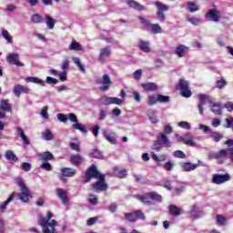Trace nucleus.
<instances>
[{
	"mask_svg": "<svg viewBox=\"0 0 233 233\" xmlns=\"http://www.w3.org/2000/svg\"><path fill=\"white\" fill-rule=\"evenodd\" d=\"M92 177L98 179L97 182L93 184V188L96 192H105L107 190L108 185L105 182V175L101 174L97 170V167L94 164L91 165L86 173L85 183H90Z\"/></svg>",
	"mask_w": 233,
	"mask_h": 233,
	"instance_id": "nucleus-1",
	"label": "nucleus"
},
{
	"mask_svg": "<svg viewBox=\"0 0 233 233\" xmlns=\"http://www.w3.org/2000/svg\"><path fill=\"white\" fill-rule=\"evenodd\" d=\"M54 214L52 212H47L46 218H40L38 220V225L42 228L43 233H57L56 227H57V221L52 219Z\"/></svg>",
	"mask_w": 233,
	"mask_h": 233,
	"instance_id": "nucleus-2",
	"label": "nucleus"
},
{
	"mask_svg": "<svg viewBox=\"0 0 233 233\" xmlns=\"http://www.w3.org/2000/svg\"><path fill=\"white\" fill-rule=\"evenodd\" d=\"M16 185L20 187L21 193L18 195L19 199L23 201V203H27L28 199L32 198L30 194V189L26 187L25 180L21 177L15 178Z\"/></svg>",
	"mask_w": 233,
	"mask_h": 233,
	"instance_id": "nucleus-3",
	"label": "nucleus"
},
{
	"mask_svg": "<svg viewBox=\"0 0 233 233\" xmlns=\"http://www.w3.org/2000/svg\"><path fill=\"white\" fill-rule=\"evenodd\" d=\"M154 5L157 8V19H158L160 23H165V21H167V15H165V12H168V10H170V6L159 1L155 2Z\"/></svg>",
	"mask_w": 233,
	"mask_h": 233,
	"instance_id": "nucleus-4",
	"label": "nucleus"
},
{
	"mask_svg": "<svg viewBox=\"0 0 233 233\" xmlns=\"http://www.w3.org/2000/svg\"><path fill=\"white\" fill-rule=\"evenodd\" d=\"M175 137L177 141L179 143H184V145H187V147H196V141H194V136H192V133H186L183 137L179 136V134H175Z\"/></svg>",
	"mask_w": 233,
	"mask_h": 233,
	"instance_id": "nucleus-5",
	"label": "nucleus"
},
{
	"mask_svg": "<svg viewBox=\"0 0 233 233\" xmlns=\"http://www.w3.org/2000/svg\"><path fill=\"white\" fill-rule=\"evenodd\" d=\"M69 68H70V60H68V58H66L61 63V69L63 71L59 73V81L65 82L68 79L67 74H68Z\"/></svg>",
	"mask_w": 233,
	"mask_h": 233,
	"instance_id": "nucleus-6",
	"label": "nucleus"
},
{
	"mask_svg": "<svg viewBox=\"0 0 233 233\" xmlns=\"http://www.w3.org/2000/svg\"><path fill=\"white\" fill-rule=\"evenodd\" d=\"M125 218L127 219V221H130L132 223L137 221V219H142L145 221L146 217L142 210H137L135 212L131 213H125Z\"/></svg>",
	"mask_w": 233,
	"mask_h": 233,
	"instance_id": "nucleus-7",
	"label": "nucleus"
},
{
	"mask_svg": "<svg viewBox=\"0 0 233 233\" xmlns=\"http://www.w3.org/2000/svg\"><path fill=\"white\" fill-rule=\"evenodd\" d=\"M100 105H123V100L117 97L102 96L99 98Z\"/></svg>",
	"mask_w": 233,
	"mask_h": 233,
	"instance_id": "nucleus-8",
	"label": "nucleus"
},
{
	"mask_svg": "<svg viewBox=\"0 0 233 233\" xmlns=\"http://www.w3.org/2000/svg\"><path fill=\"white\" fill-rule=\"evenodd\" d=\"M61 171V181H63L64 183L66 182V177H74V176H76V174H77V170H76V168H72V167H62L60 169Z\"/></svg>",
	"mask_w": 233,
	"mask_h": 233,
	"instance_id": "nucleus-9",
	"label": "nucleus"
},
{
	"mask_svg": "<svg viewBox=\"0 0 233 233\" xmlns=\"http://www.w3.org/2000/svg\"><path fill=\"white\" fill-rule=\"evenodd\" d=\"M8 65H15V66H25V64L19 61V55L17 53L8 54L5 57Z\"/></svg>",
	"mask_w": 233,
	"mask_h": 233,
	"instance_id": "nucleus-10",
	"label": "nucleus"
},
{
	"mask_svg": "<svg viewBox=\"0 0 233 233\" xmlns=\"http://www.w3.org/2000/svg\"><path fill=\"white\" fill-rule=\"evenodd\" d=\"M179 90L182 97H190L192 96V91L188 88V82L184 79H180Z\"/></svg>",
	"mask_w": 233,
	"mask_h": 233,
	"instance_id": "nucleus-11",
	"label": "nucleus"
},
{
	"mask_svg": "<svg viewBox=\"0 0 233 233\" xmlns=\"http://www.w3.org/2000/svg\"><path fill=\"white\" fill-rule=\"evenodd\" d=\"M12 112V105L8 103V100H1L0 102V119L6 117V113Z\"/></svg>",
	"mask_w": 233,
	"mask_h": 233,
	"instance_id": "nucleus-12",
	"label": "nucleus"
},
{
	"mask_svg": "<svg viewBox=\"0 0 233 233\" xmlns=\"http://www.w3.org/2000/svg\"><path fill=\"white\" fill-rule=\"evenodd\" d=\"M227 181H230V175L228 173L224 175L214 174L212 177V183L215 185H222V183H227Z\"/></svg>",
	"mask_w": 233,
	"mask_h": 233,
	"instance_id": "nucleus-13",
	"label": "nucleus"
},
{
	"mask_svg": "<svg viewBox=\"0 0 233 233\" xmlns=\"http://www.w3.org/2000/svg\"><path fill=\"white\" fill-rule=\"evenodd\" d=\"M206 17H209L210 21H213L214 23H218L221 18V12L217 8L209 9L206 14Z\"/></svg>",
	"mask_w": 233,
	"mask_h": 233,
	"instance_id": "nucleus-14",
	"label": "nucleus"
},
{
	"mask_svg": "<svg viewBox=\"0 0 233 233\" xmlns=\"http://www.w3.org/2000/svg\"><path fill=\"white\" fill-rule=\"evenodd\" d=\"M13 94L15 97H20L21 94H30V88L25 86L16 85L13 89Z\"/></svg>",
	"mask_w": 233,
	"mask_h": 233,
	"instance_id": "nucleus-15",
	"label": "nucleus"
},
{
	"mask_svg": "<svg viewBox=\"0 0 233 233\" xmlns=\"http://www.w3.org/2000/svg\"><path fill=\"white\" fill-rule=\"evenodd\" d=\"M59 198L61 199V203L64 204L65 207L70 206V195L67 190L59 188Z\"/></svg>",
	"mask_w": 233,
	"mask_h": 233,
	"instance_id": "nucleus-16",
	"label": "nucleus"
},
{
	"mask_svg": "<svg viewBox=\"0 0 233 233\" xmlns=\"http://www.w3.org/2000/svg\"><path fill=\"white\" fill-rule=\"evenodd\" d=\"M157 139L162 147H165L166 148H170V147H172V142H170L168 137L164 133H159Z\"/></svg>",
	"mask_w": 233,
	"mask_h": 233,
	"instance_id": "nucleus-17",
	"label": "nucleus"
},
{
	"mask_svg": "<svg viewBox=\"0 0 233 233\" xmlns=\"http://www.w3.org/2000/svg\"><path fill=\"white\" fill-rule=\"evenodd\" d=\"M126 3L129 8H133L134 10H137L138 12H143V10H147L145 5L136 2L135 0H127Z\"/></svg>",
	"mask_w": 233,
	"mask_h": 233,
	"instance_id": "nucleus-18",
	"label": "nucleus"
},
{
	"mask_svg": "<svg viewBox=\"0 0 233 233\" xmlns=\"http://www.w3.org/2000/svg\"><path fill=\"white\" fill-rule=\"evenodd\" d=\"M199 103L198 104V108L200 116H205L203 106L207 104V95H198Z\"/></svg>",
	"mask_w": 233,
	"mask_h": 233,
	"instance_id": "nucleus-19",
	"label": "nucleus"
},
{
	"mask_svg": "<svg viewBox=\"0 0 233 233\" xmlns=\"http://www.w3.org/2000/svg\"><path fill=\"white\" fill-rule=\"evenodd\" d=\"M189 48L187 46L180 45L176 47L175 54L177 57H185L187 56V52H188Z\"/></svg>",
	"mask_w": 233,
	"mask_h": 233,
	"instance_id": "nucleus-20",
	"label": "nucleus"
},
{
	"mask_svg": "<svg viewBox=\"0 0 233 233\" xmlns=\"http://www.w3.org/2000/svg\"><path fill=\"white\" fill-rule=\"evenodd\" d=\"M199 167V164H192L191 162H184L181 164V168L184 172H192Z\"/></svg>",
	"mask_w": 233,
	"mask_h": 233,
	"instance_id": "nucleus-21",
	"label": "nucleus"
},
{
	"mask_svg": "<svg viewBox=\"0 0 233 233\" xmlns=\"http://www.w3.org/2000/svg\"><path fill=\"white\" fill-rule=\"evenodd\" d=\"M109 56H112V49H110V47H104L100 49L99 61L105 63V59Z\"/></svg>",
	"mask_w": 233,
	"mask_h": 233,
	"instance_id": "nucleus-22",
	"label": "nucleus"
},
{
	"mask_svg": "<svg viewBox=\"0 0 233 233\" xmlns=\"http://www.w3.org/2000/svg\"><path fill=\"white\" fill-rule=\"evenodd\" d=\"M102 85L104 86L100 87V90H102L103 92H106V90L110 88V85H112V80H110V76L108 75L103 76Z\"/></svg>",
	"mask_w": 233,
	"mask_h": 233,
	"instance_id": "nucleus-23",
	"label": "nucleus"
},
{
	"mask_svg": "<svg viewBox=\"0 0 233 233\" xmlns=\"http://www.w3.org/2000/svg\"><path fill=\"white\" fill-rule=\"evenodd\" d=\"M85 161V158L82 157L81 155H71L70 156V163L75 167H79L81 163Z\"/></svg>",
	"mask_w": 233,
	"mask_h": 233,
	"instance_id": "nucleus-24",
	"label": "nucleus"
},
{
	"mask_svg": "<svg viewBox=\"0 0 233 233\" xmlns=\"http://www.w3.org/2000/svg\"><path fill=\"white\" fill-rule=\"evenodd\" d=\"M211 112L213 114H216V116H221L224 106L221 105V103H213L210 105Z\"/></svg>",
	"mask_w": 233,
	"mask_h": 233,
	"instance_id": "nucleus-25",
	"label": "nucleus"
},
{
	"mask_svg": "<svg viewBox=\"0 0 233 233\" xmlns=\"http://www.w3.org/2000/svg\"><path fill=\"white\" fill-rule=\"evenodd\" d=\"M228 154H230V148L221 149L220 151L217 152L219 163H223L225 159H227V157H228Z\"/></svg>",
	"mask_w": 233,
	"mask_h": 233,
	"instance_id": "nucleus-26",
	"label": "nucleus"
},
{
	"mask_svg": "<svg viewBox=\"0 0 233 233\" xmlns=\"http://www.w3.org/2000/svg\"><path fill=\"white\" fill-rule=\"evenodd\" d=\"M142 88L147 92H156L157 90V85L154 82L141 84Z\"/></svg>",
	"mask_w": 233,
	"mask_h": 233,
	"instance_id": "nucleus-27",
	"label": "nucleus"
},
{
	"mask_svg": "<svg viewBox=\"0 0 233 233\" xmlns=\"http://www.w3.org/2000/svg\"><path fill=\"white\" fill-rule=\"evenodd\" d=\"M209 137H212L213 141H215V143H219V141H221V139H223V137H225V135H223V133H221L219 131L212 130L211 133L209 134Z\"/></svg>",
	"mask_w": 233,
	"mask_h": 233,
	"instance_id": "nucleus-28",
	"label": "nucleus"
},
{
	"mask_svg": "<svg viewBox=\"0 0 233 233\" xmlns=\"http://www.w3.org/2000/svg\"><path fill=\"white\" fill-rule=\"evenodd\" d=\"M138 47L142 52L148 54L150 52V44L145 40H140L138 44Z\"/></svg>",
	"mask_w": 233,
	"mask_h": 233,
	"instance_id": "nucleus-29",
	"label": "nucleus"
},
{
	"mask_svg": "<svg viewBox=\"0 0 233 233\" xmlns=\"http://www.w3.org/2000/svg\"><path fill=\"white\" fill-rule=\"evenodd\" d=\"M45 22L49 30H54V26H56V19L52 18V16L46 15L45 17Z\"/></svg>",
	"mask_w": 233,
	"mask_h": 233,
	"instance_id": "nucleus-30",
	"label": "nucleus"
},
{
	"mask_svg": "<svg viewBox=\"0 0 233 233\" xmlns=\"http://www.w3.org/2000/svg\"><path fill=\"white\" fill-rule=\"evenodd\" d=\"M26 83H35V85H41V86H45L46 82L35 77V76H28L25 78Z\"/></svg>",
	"mask_w": 233,
	"mask_h": 233,
	"instance_id": "nucleus-31",
	"label": "nucleus"
},
{
	"mask_svg": "<svg viewBox=\"0 0 233 233\" xmlns=\"http://www.w3.org/2000/svg\"><path fill=\"white\" fill-rule=\"evenodd\" d=\"M147 198H149V199H152L153 201H157V203H161V201H163V197L157 192L147 193Z\"/></svg>",
	"mask_w": 233,
	"mask_h": 233,
	"instance_id": "nucleus-32",
	"label": "nucleus"
},
{
	"mask_svg": "<svg viewBox=\"0 0 233 233\" xmlns=\"http://www.w3.org/2000/svg\"><path fill=\"white\" fill-rule=\"evenodd\" d=\"M42 161H52L54 159V155L50 151H45L39 155Z\"/></svg>",
	"mask_w": 233,
	"mask_h": 233,
	"instance_id": "nucleus-33",
	"label": "nucleus"
},
{
	"mask_svg": "<svg viewBox=\"0 0 233 233\" xmlns=\"http://www.w3.org/2000/svg\"><path fill=\"white\" fill-rule=\"evenodd\" d=\"M169 213L171 214V216H175V218H177V216H181V208L179 207L170 205Z\"/></svg>",
	"mask_w": 233,
	"mask_h": 233,
	"instance_id": "nucleus-34",
	"label": "nucleus"
},
{
	"mask_svg": "<svg viewBox=\"0 0 233 233\" xmlns=\"http://www.w3.org/2000/svg\"><path fill=\"white\" fill-rule=\"evenodd\" d=\"M137 199L141 201L144 205H152V201H150V197H148V193L145 196L137 195Z\"/></svg>",
	"mask_w": 233,
	"mask_h": 233,
	"instance_id": "nucleus-35",
	"label": "nucleus"
},
{
	"mask_svg": "<svg viewBox=\"0 0 233 233\" xmlns=\"http://www.w3.org/2000/svg\"><path fill=\"white\" fill-rule=\"evenodd\" d=\"M148 28L153 34H161V32H163V29H161L159 24H150L148 25Z\"/></svg>",
	"mask_w": 233,
	"mask_h": 233,
	"instance_id": "nucleus-36",
	"label": "nucleus"
},
{
	"mask_svg": "<svg viewBox=\"0 0 233 233\" xmlns=\"http://www.w3.org/2000/svg\"><path fill=\"white\" fill-rule=\"evenodd\" d=\"M14 196H15V193L11 194L8 197V198L0 206V210L2 212H5V209L6 208V207H8V205H10L12 201H14Z\"/></svg>",
	"mask_w": 233,
	"mask_h": 233,
	"instance_id": "nucleus-37",
	"label": "nucleus"
},
{
	"mask_svg": "<svg viewBox=\"0 0 233 233\" xmlns=\"http://www.w3.org/2000/svg\"><path fill=\"white\" fill-rule=\"evenodd\" d=\"M5 156L7 161H11V163H15V161H17V157L12 150H7Z\"/></svg>",
	"mask_w": 233,
	"mask_h": 233,
	"instance_id": "nucleus-38",
	"label": "nucleus"
},
{
	"mask_svg": "<svg viewBox=\"0 0 233 233\" xmlns=\"http://www.w3.org/2000/svg\"><path fill=\"white\" fill-rule=\"evenodd\" d=\"M69 50H75L76 52H79L83 50V47L81 46V44L76 40H72L71 44L69 45Z\"/></svg>",
	"mask_w": 233,
	"mask_h": 233,
	"instance_id": "nucleus-39",
	"label": "nucleus"
},
{
	"mask_svg": "<svg viewBox=\"0 0 233 233\" xmlns=\"http://www.w3.org/2000/svg\"><path fill=\"white\" fill-rule=\"evenodd\" d=\"M89 157H94L95 159H103V152H101L99 149L95 148L93 151L89 154Z\"/></svg>",
	"mask_w": 233,
	"mask_h": 233,
	"instance_id": "nucleus-40",
	"label": "nucleus"
},
{
	"mask_svg": "<svg viewBox=\"0 0 233 233\" xmlns=\"http://www.w3.org/2000/svg\"><path fill=\"white\" fill-rule=\"evenodd\" d=\"M2 37H4V39H5V41L10 45L14 43V38L12 37V35H10V33L6 29L2 30Z\"/></svg>",
	"mask_w": 233,
	"mask_h": 233,
	"instance_id": "nucleus-41",
	"label": "nucleus"
},
{
	"mask_svg": "<svg viewBox=\"0 0 233 233\" xmlns=\"http://www.w3.org/2000/svg\"><path fill=\"white\" fill-rule=\"evenodd\" d=\"M72 128H74L75 130H80L82 132V134H87L88 130H86V127L83 125H81V123L76 122L75 124L72 125Z\"/></svg>",
	"mask_w": 233,
	"mask_h": 233,
	"instance_id": "nucleus-42",
	"label": "nucleus"
},
{
	"mask_svg": "<svg viewBox=\"0 0 233 233\" xmlns=\"http://www.w3.org/2000/svg\"><path fill=\"white\" fill-rule=\"evenodd\" d=\"M114 176H116V177H127V170L126 169H119L117 167H116L114 169Z\"/></svg>",
	"mask_w": 233,
	"mask_h": 233,
	"instance_id": "nucleus-43",
	"label": "nucleus"
},
{
	"mask_svg": "<svg viewBox=\"0 0 233 233\" xmlns=\"http://www.w3.org/2000/svg\"><path fill=\"white\" fill-rule=\"evenodd\" d=\"M106 139L111 143V145H116L117 143V140L116 138V133H110V134H105L104 135Z\"/></svg>",
	"mask_w": 233,
	"mask_h": 233,
	"instance_id": "nucleus-44",
	"label": "nucleus"
},
{
	"mask_svg": "<svg viewBox=\"0 0 233 233\" xmlns=\"http://www.w3.org/2000/svg\"><path fill=\"white\" fill-rule=\"evenodd\" d=\"M31 21L35 25H39V23H43V16L39 14H34L31 15Z\"/></svg>",
	"mask_w": 233,
	"mask_h": 233,
	"instance_id": "nucleus-45",
	"label": "nucleus"
},
{
	"mask_svg": "<svg viewBox=\"0 0 233 233\" xmlns=\"http://www.w3.org/2000/svg\"><path fill=\"white\" fill-rule=\"evenodd\" d=\"M72 60L75 65H76V66L79 68V70H81V72H86V69H85V66H83V64L81 63V58L73 57Z\"/></svg>",
	"mask_w": 233,
	"mask_h": 233,
	"instance_id": "nucleus-46",
	"label": "nucleus"
},
{
	"mask_svg": "<svg viewBox=\"0 0 233 233\" xmlns=\"http://www.w3.org/2000/svg\"><path fill=\"white\" fill-rule=\"evenodd\" d=\"M156 103H158L157 95H151L147 96V104L149 106H154Z\"/></svg>",
	"mask_w": 233,
	"mask_h": 233,
	"instance_id": "nucleus-47",
	"label": "nucleus"
},
{
	"mask_svg": "<svg viewBox=\"0 0 233 233\" xmlns=\"http://www.w3.org/2000/svg\"><path fill=\"white\" fill-rule=\"evenodd\" d=\"M187 10H189V12L191 13L198 12L199 10V7H198V5H196V3L187 2Z\"/></svg>",
	"mask_w": 233,
	"mask_h": 233,
	"instance_id": "nucleus-48",
	"label": "nucleus"
},
{
	"mask_svg": "<svg viewBox=\"0 0 233 233\" xmlns=\"http://www.w3.org/2000/svg\"><path fill=\"white\" fill-rule=\"evenodd\" d=\"M151 157L154 161H157V163H161L167 160V155H160L159 157H157V155L153 153Z\"/></svg>",
	"mask_w": 233,
	"mask_h": 233,
	"instance_id": "nucleus-49",
	"label": "nucleus"
},
{
	"mask_svg": "<svg viewBox=\"0 0 233 233\" xmlns=\"http://www.w3.org/2000/svg\"><path fill=\"white\" fill-rule=\"evenodd\" d=\"M217 225H218L219 227L227 225V218L223 215H218Z\"/></svg>",
	"mask_w": 233,
	"mask_h": 233,
	"instance_id": "nucleus-50",
	"label": "nucleus"
},
{
	"mask_svg": "<svg viewBox=\"0 0 233 233\" xmlns=\"http://www.w3.org/2000/svg\"><path fill=\"white\" fill-rule=\"evenodd\" d=\"M42 137L46 141H52V139H54V134H52L49 129H46V132L42 134Z\"/></svg>",
	"mask_w": 233,
	"mask_h": 233,
	"instance_id": "nucleus-51",
	"label": "nucleus"
},
{
	"mask_svg": "<svg viewBox=\"0 0 233 233\" xmlns=\"http://www.w3.org/2000/svg\"><path fill=\"white\" fill-rule=\"evenodd\" d=\"M148 116V119L150 120L151 123H153L154 125H156V123H157V121H159L157 119V116H156V111H151L147 114Z\"/></svg>",
	"mask_w": 233,
	"mask_h": 233,
	"instance_id": "nucleus-52",
	"label": "nucleus"
},
{
	"mask_svg": "<svg viewBox=\"0 0 233 233\" xmlns=\"http://www.w3.org/2000/svg\"><path fill=\"white\" fill-rule=\"evenodd\" d=\"M191 216L193 218H201V212L199 211V208L196 206H192V209L190 211Z\"/></svg>",
	"mask_w": 233,
	"mask_h": 233,
	"instance_id": "nucleus-53",
	"label": "nucleus"
},
{
	"mask_svg": "<svg viewBox=\"0 0 233 233\" xmlns=\"http://www.w3.org/2000/svg\"><path fill=\"white\" fill-rule=\"evenodd\" d=\"M39 168L46 170V172H52V164L50 162H44L40 165Z\"/></svg>",
	"mask_w": 233,
	"mask_h": 233,
	"instance_id": "nucleus-54",
	"label": "nucleus"
},
{
	"mask_svg": "<svg viewBox=\"0 0 233 233\" xmlns=\"http://www.w3.org/2000/svg\"><path fill=\"white\" fill-rule=\"evenodd\" d=\"M69 147L71 150H75V152H81V146H79V143L77 142H70Z\"/></svg>",
	"mask_w": 233,
	"mask_h": 233,
	"instance_id": "nucleus-55",
	"label": "nucleus"
},
{
	"mask_svg": "<svg viewBox=\"0 0 233 233\" xmlns=\"http://www.w3.org/2000/svg\"><path fill=\"white\" fill-rule=\"evenodd\" d=\"M157 101H158V103H170V96L157 95Z\"/></svg>",
	"mask_w": 233,
	"mask_h": 233,
	"instance_id": "nucleus-56",
	"label": "nucleus"
},
{
	"mask_svg": "<svg viewBox=\"0 0 233 233\" xmlns=\"http://www.w3.org/2000/svg\"><path fill=\"white\" fill-rule=\"evenodd\" d=\"M21 169L24 170V172H30L32 170V164L24 162L21 164Z\"/></svg>",
	"mask_w": 233,
	"mask_h": 233,
	"instance_id": "nucleus-57",
	"label": "nucleus"
},
{
	"mask_svg": "<svg viewBox=\"0 0 233 233\" xmlns=\"http://www.w3.org/2000/svg\"><path fill=\"white\" fill-rule=\"evenodd\" d=\"M173 156L175 157H178L179 159H187V155L185 154V152L181 151V150H177L173 153Z\"/></svg>",
	"mask_w": 233,
	"mask_h": 233,
	"instance_id": "nucleus-58",
	"label": "nucleus"
},
{
	"mask_svg": "<svg viewBox=\"0 0 233 233\" xmlns=\"http://www.w3.org/2000/svg\"><path fill=\"white\" fill-rule=\"evenodd\" d=\"M187 21L191 23V25H194L195 26H199V25H201V19L199 18L188 17Z\"/></svg>",
	"mask_w": 233,
	"mask_h": 233,
	"instance_id": "nucleus-59",
	"label": "nucleus"
},
{
	"mask_svg": "<svg viewBox=\"0 0 233 233\" xmlns=\"http://www.w3.org/2000/svg\"><path fill=\"white\" fill-rule=\"evenodd\" d=\"M177 125L178 127H180V128H185V130H190L192 128V127L190 126V123L187 121L178 122Z\"/></svg>",
	"mask_w": 233,
	"mask_h": 233,
	"instance_id": "nucleus-60",
	"label": "nucleus"
},
{
	"mask_svg": "<svg viewBox=\"0 0 233 233\" xmlns=\"http://www.w3.org/2000/svg\"><path fill=\"white\" fill-rule=\"evenodd\" d=\"M88 203H90V205H97L98 203V199L96 195H89V198L87 199Z\"/></svg>",
	"mask_w": 233,
	"mask_h": 233,
	"instance_id": "nucleus-61",
	"label": "nucleus"
},
{
	"mask_svg": "<svg viewBox=\"0 0 233 233\" xmlns=\"http://www.w3.org/2000/svg\"><path fill=\"white\" fill-rule=\"evenodd\" d=\"M227 86V80L223 77L220 79L217 80V88H223Z\"/></svg>",
	"mask_w": 233,
	"mask_h": 233,
	"instance_id": "nucleus-62",
	"label": "nucleus"
},
{
	"mask_svg": "<svg viewBox=\"0 0 233 233\" xmlns=\"http://www.w3.org/2000/svg\"><path fill=\"white\" fill-rule=\"evenodd\" d=\"M199 129L203 130L204 134H211L212 132V128H210V127L208 126H205L203 124H199Z\"/></svg>",
	"mask_w": 233,
	"mask_h": 233,
	"instance_id": "nucleus-63",
	"label": "nucleus"
},
{
	"mask_svg": "<svg viewBox=\"0 0 233 233\" xmlns=\"http://www.w3.org/2000/svg\"><path fill=\"white\" fill-rule=\"evenodd\" d=\"M165 170H167V172L172 171V168H174V163L172 161H168L166 164H164Z\"/></svg>",
	"mask_w": 233,
	"mask_h": 233,
	"instance_id": "nucleus-64",
	"label": "nucleus"
}]
</instances>
